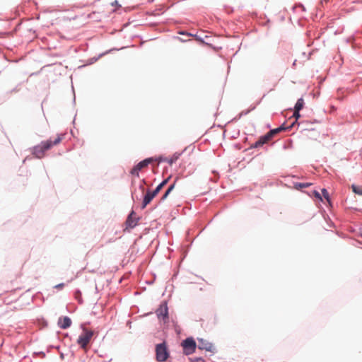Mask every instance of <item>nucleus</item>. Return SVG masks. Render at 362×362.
Listing matches in <instances>:
<instances>
[{"label": "nucleus", "mask_w": 362, "mask_h": 362, "mask_svg": "<svg viewBox=\"0 0 362 362\" xmlns=\"http://www.w3.org/2000/svg\"><path fill=\"white\" fill-rule=\"evenodd\" d=\"M153 161V158H146L141 162H139L137 165H136L131 170V174L136 177L139 176V171L143 168L148 166Z\"/></svg>", "instance_id": "6"}, {"label": "nucleus", "mask_w": 362, "mask_h": 362, "mask_svg": "<svg viewBox=\"0 0 362 362\" xmlns=\"http://www.w3.org/2000/svg\"><path fill=\"white\" fill-rule=\"evenodd\" d=\"M71 325V320L69 317H60L58 320V325L62 329H66Z\"/></svg>", "instance_id": "11"}, {"label": "nucleus", "mask_w": 362, "mask_h": 362, "mask_svg": "<svg viewBox=\"0 0 362 362\" xmlns=\"http://www.w3.org/2000/svg\"><path fill=\"white\" fill-rule=\"evenodd\" d=\"M117 1H115V3H112V5H117Z\"/></svg>", "instance_id": "25"}, {"label": "nucleus", "mask_w": 362, "mask_h": 362, "mask_svg": "<svg viewBox=\"0 0 362 362\" xmlns=\"http://www.w3.org/2000/svg\"><path fill=\"white\" fill-rule=\"evenodd\" d=\"M163 188V186L160 183L153 192L157 195Z\"/></svg>", "instance_id": "17"}, {"label": "nucleus", "mask_w": 362, "mask_h": 362, "mask_svg": "<svg viewBox=\"0 0 362 362\" xmlns=\"http://www.w3.org/2000/svg\"><path fill=\"white\" fill-rule=\"evenodd\" d=\"M82 333L78 336L76 343L84 351L89 349V344L94 335V331L88 329L84 325H81Z\"/></svg>", "instance_id": "2"}, {"label": "nucleus", "mask_w": 362, "mask_h": 362, "mask_svg": "<svg viewBox=\"0 0 362 362\" xmlns=\"http://www.w3.org/2000/svg\"><path fill=\"white\" fill-rule=\"evenodd\" d=\"M156 196V194L151 190L148 189L144 197L141 208L144 209L146 207L148 204L151 203L153 199Z\"/></svg>", "instance_id": "9"}, {"label": "nucleus", "mask_w": 362, "mask_h": 362, "mask_svg": "<svg viewBox=\"0 0 362 362\" xmlns=\"http://www.w3.org/2000/svg\"><path fill=\"white\" fill-rule=\"evenodd\" d=\"M181 345L183 348V353L185 355L193 354L195 351L197 347L196 341L192 337H188L183 340Z\"/></svg>", "instance_id": "5"}, {"label": "nucleus", "mask_w": 362, "mask_h": 362, "mask_svg": "<svg viewBox=\"0 0 362 362\" xmlns=\"http://www.w3.org/2000/svg\"><path fill=\"white\" fill-rule=\"evenodd\" d=\"M299 112L300 111H297V110H294V112H293V117L296 118V120L300 117Z\"/></svg>", "instance_id": "20"}, {"label": "nucleus", "mask_w": 362, "mask_h": 362, "mask_svg": "<svg viewBox=\"0 0 362 362\" xmlns=\"http://www.w3.org/2000/svg\"><path fill=\"white\" fill-rule=\"evenodd\" d=\"M137 223L138 218L136 217V214L132 211L126 220V228H133L137 225Z\"/></svg>", "instance_id": "8"}, {"label": "nucleus", "mask_w": 362, "mask_h": 362, "mask_svg": "<svg viewBox=\"0 0 362 362\" xmlns=\"http://www.w3.org/2000/svg\"><path fill=\"white\" fill-rule=\"evenodd\" d=\"M64 138L63 134H59L54 139H49L41 142L40 144L33 148V154L36 158H41L45 156V151L50 149L53 146L59 144Z\"/></svg>", "instance_id": "1"}, {"label": "nucleus", "mask_w": 362, "mask_h": 362, "mask_svg": "<svg viewBox=\"0 0 362 362\" xmlns=\"http://www.w3.org/2000/svg\"><path fill=\"white\" fill-rule=\"evenodd\" d=\"M293 125V124L291 125L289 127H285L284 125H282L279 128L269 131L267 134L261 136L255 144H253L252 145V148H258L259 146H262L263 144L270 141L275 134H278L279 132L283 130H285L286 129L291 128Z\"/></svg>", "instance_id": "3"}, {"label": "nucleus", "mask_w": 362, "mask_h": 362, "mask_svg": "<svg viewBox=\"0 0 362 362\" xmlns=\"http://www.w3.org/2000/svg\"><path fill=\"white\" fill-rule=\"evenodd\" d=\"M322 193L324 196V197L327 200L329 201V193L327 192V190L326 189H322Z\"/></svg>", "instance_id": "18"}, {"label": "nucleus", "mask_w": 362, "mask_h": 362, "mask_svg": "<svg viewBox=\"0 0 362 362\" xmlns=\"http://www.w3.org/2000/svg\"><path fill=\"white\" fill-rule=\"evenodd\" d=\"M310 185L311 184L308 183V182H306V183H296L295 185V187H296V189H301V188L309 187Z\"/></svg>", "instance_id": "16"}, {"label": "nucleus", "mask_w": 362, "mask_h": 362, "mask_svg": "<svg viewBox=\"0 0 362 362\" xmlns=\"http://www.w3.org/2000/svg\"><path fill=\"white\" fill-rule=\"evenodd\" d=\"M141 189H142L143 192L144 191V187H141Z\"/></svg>", "instance_id": "26"}, {"label": "nucleus", "mask_w": 362, "mask_h": 362, "mask_svg": "<svg viewBox=\"0 0 362 362\" xmlns=\"http://www.w3.org/2000/svg\"><path fill=\"white\" fill-rule=\"evenodd\" d=\"M175 182H174L173 184H172L168 188V189L166 190V192L164 193V194L162 196V197L160 198V202H163L164 201L165 199H166L168 198V197L169 196V194H170V192L173 190L174 187H175Z\"/></svg>", "instance_id": "13"}, {"label": "nucleus", "mask_w": 362, "mask_h": 362, "mask_svg": "<svg viewBox=\"0 0 362 362\" xmlns=\"http://www.w3.org/2000/svg\"><path fill=\"white\" fill-rule=\"evenodd\" d=\"M64 286V284H57V286H55V288H61Z\"/></svg>", "instance_id": "23"}, {"label": "nucleus", "mask_w": 362, "mask_h": 362, "mask_svg": "<svg viewBox=\"0 0 362 362\" xmlns=\"http://www.w3.org/2000/svg\"><path fill=\"white\" fill-rule=\"evenodd\" d=\"M156 314L159 318L165 319L168 317V307L166 303L161 304L156 311Z\"/></svg>", "instance_id": "10"}, {"label": "nucleus", "mask_w": 362, "mask_h": 362, "mask_svg": "<svg viewBox=\"0 0 362 362\" xmlns=\"http://www.w3.org/2000/svg\"><path fill=\"white\" fill-rule=\"evenodd\" d=\"M117 1H115V3H112V5H117Z\"/></svg>", "instance_id": "24"}, {"label": "nucleus", "mask_w": 362, "mask_h": 362, "mask_svg": "<svg viewBox=\"0 0 362 362\" xmlns=\"http://www.w3.org/2000/svg\"><path fill=\"white\" fill-rule=\"evenodd\" d=\"M304 104V100L303 98H299L296 103L294 110L300 111L303 109Z\"/></svg>", "instance_id": "14"}, {"label": "nucleus", "mask_w": 362, "mask_h": 362, "mask_svg": "<svg viewBox=\"0 0 362 362\" xmlns=\"http://www.w3.org/2000/svg\"><path fill=\"white\" fill-rule=\"evenodd\" d=\"M170 356L165 342L158 344L156 346V359L158 362L167 361Z\"/></svg>", "instance_id": "4"}, {"label": "nucleus", "mask_w": 362, "mask_h": 362, "mask_svg": "<svg viewBox=\"0 0 362 362\" xmlns=\"http://www.w3.org/2000/svg\"><path fill=\"white\" fill-rule=\"evenodd\" d=\"M191 362H205L202 358H195L190 359Z\"/></svg>", "instance_id": "19"}, {"label": "nucleus", "mask_w": 362, "mask_h": 362, "mask_svg": "<svg viewBox=\"0 0 362 362\" xmlns=\"http://www.w3.org/2000/svg\"><path fill=\"white\" fill-rule=\"evenodd\" d=\"M180 156V153H175L171 157L165 159V161L168 162L171 165L178 160Z\"/></svg>", "instance_id": "12"}, {"label": "nucleus", "mask_w": 362, "mask_h": 362, "mask_svg": "<svg viewBox=\"0 0 362 362\" xmlns=\"http://www.w3.org/2000/svg\"><path fill=\"white\" fill-rule=\"evenodd\" d=\"M170 177H168L167 179L164 180L160 184L164 187L170 180Z\"/></svg>", "instance_id": "21"}, {"label": "nucleus", "mask_w": 362, "mask_h": 362, "mask_svg": "<svg viewBox=\"0 0 362 362\" xmlns=\"http://www.w3.org/2000/svg\"><path fill=\"white\" fill-rule=\"evenodd\" d=\"M352 190L355 194L362 196V186L352 185Z\"/></svg>", "instance_id": "15"}, {"label": "nucleus", "mask_w": 362, "mask_h": 362, "mask_svg": "<svg viewBox=\"0 0 362 362\" xmlns=\"http://www.w3.org/2000/svg\"><path fill=\"white\" fill-rule=\"evenodd\" d=\"M314 194H315V196L316 197H317V198H319L320 199H321V200H322V197H320V193H319L318 192L315 191V192H314Z\"/></svg>", "instance_id": "22"}, {"label": "nucleus", "mask_w": 362, "mask_h": 362, "mask_svg": "<svg viewBox=\"0 0 362 362\" xmlns=\"http://www.w3.org/2000/svg\"><path fill=\"white\" fill-rule=\"evenodd\" d=\"M198 348L210 352L215 351V347L213 344L204 339H198Z\"/></svg>", "instance_id": "7"}]
</instances>
